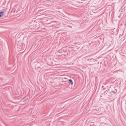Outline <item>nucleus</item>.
Returning <instances> with one entry per match:
<instances>
[{"label":"nucleus","instance_id":"1","mask_svg":"<svg viewBox=\"0 0 126 126\" xmlns=\"http://www.w3.org/2000/svg\"><path fill=\"white\" fill-rule=\"evenodd\" d=\"M40 66V65L39 63H38L36 64L35 65V67L36 68H39Z\"/></svg>","mask_w":126,"mask_h":126},{"label":"nucleus","instance_id":"2","mask_svg":"<svg viewBox=\"0 0 126 126\" xmlns=\"http://www.w3.org/2000/svg\"><path fill=\"white\" fill-rule=\"evenodd\" d=\"M4 14V12H3L1 11L0 12V17L2 16Z\"/></svg>","mask_w":126,"mask_h":126},{"label":"nucleus","instance_id":"3","mask_svg":"<svg viewBox=\"0 0 126 126\" xmlns=\"http://www.w3.org/2000/svg\"><path fill=\"white\" fill-rule=\"evenodd\" d=\"M69 81L71 84H73V82L72 80L71 79H70L69 80Z\"/></svg>","mask_w":126,"mask_h":126},{"label":"nucleus","instance_id":"4","mask_svg":"<svg viewBox=\"0 0 126 126\" xmlns=\"http://www.w3.org/2000/svg\"><path fill=\"white\" fill-rule=\"evenodd\" d=\"M111 92H113V93H116L117 92V90H116V89H115L114 91H111Z\"/></svg>","mask_w":126,"mask_h":126}]
</instances>
